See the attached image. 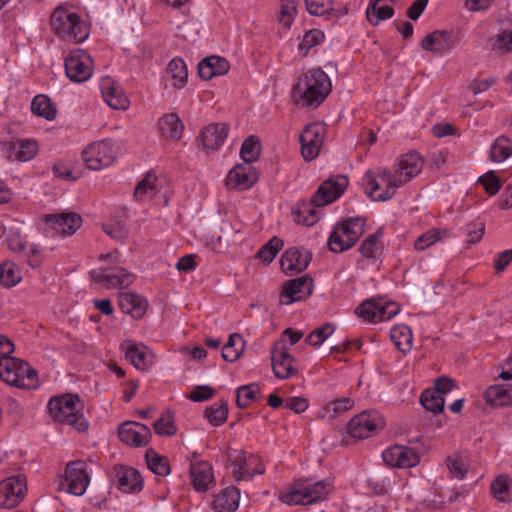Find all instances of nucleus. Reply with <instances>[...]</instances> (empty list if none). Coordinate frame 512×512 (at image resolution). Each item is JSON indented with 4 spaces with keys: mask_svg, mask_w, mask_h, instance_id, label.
<instances>
[{
    "mask_svg": "<svg viewBox=\"0 0 512 512\" xmlns=\"http://www.w3.org/2000/svg\"><path fill=\"white\" fill-rule=\"evenodd\" d=\"M353 406V401L350 398H342L335 399L326 403L323 408L324 414L323 417H335L349 409Z\"/></svg>",
    "mask_w": 512,
    "mask_h": 512,
    "instance_id": "5fc2aeb1",
    "label": "nucleus"
},
{
    "mask_svg": "<svg viewBox=\"0 0 512 512\" xmlns=\"http://www.w3.org/2000/svg\"><path fill=\"white\" fill-rule=\"evenodd\" d=\"M493 50L500 53L512 52V30L503 31L493 42Z\"/></svg>",
    "mask_w": 512,
    "mask_h": 512,
    "instance_id": "e2e57ef3",
    "label": "nucleus"
},
{
    "mask_svg": "<svg viewBox=\"0 0 512 512\" xmlns=\"http://www.w3.org/2000/svg\"><path fill=\"white\" fill-rule=\"evenodd\" d=\"M157 177L152 173H147L145 177L136 185L134 189V198L137 201H144L154 195L157 191Z\"/></svg>",
    "mask_w": 512,
    "mask_h": 512,
    "instance_id": "c03bdc74",
    "label": "nucleus"
},
{
    "mask_svg": "<svg viewBox=\"0 0 512 512\" xmlns=\"http://www.w3.org/2000/svg\"><path fill=\"white\" fill-rule=\"evenodd\" d=\"M420 403L427 411L440 413L444 409L445 400L437 391L426 389L420 396Z\"/></svg>",
    "mask_w": 512,
    "mask_h": 512,
    "instance_id": "49530a36",
    "label": "nucleus"
},
{
    "mask_svg": "<svg viewBox=\"0 0 512 512\" xmlns=\"http://www.w3.org/2000/svg\"><path fill=\"white\" fill-rule=\"evenodd\" d=\"M365 220L348 218L337 223L328 240L329 249L334 253H341L351 248L364 232Z\"/></svg>",
    "mask_w": 512,
    "mask_h": 512,
    "instance_id": "6e6552de",
    "label": "nucleus"
},
{
    "mask_svg": "<svg viewBox=\"0 0 512 512\" xmlns=\"http://www.w3.org/2000/svg\"><path fill=\"white\" fill-rule=\"evenodd\" d=\"M159 130L166 139L178 140L181 138L184 126L175 113H170L159 119Z\"/></svg>",
    "mask_w": 512,
    "mask_h": 512,
    "instance_id": "e433bc0d",
    "label": "nucleus"
},
{
    "mask_svg": "<svg viewBox=\"0 0 512 512\" xmlns=\"http://www.w3.org/2000/svg\"><path fill=\"white\" fill-rule=\"evenodd\" d=\"M478 181L489 195H495L500 190V181L492 171L481 176Z\"/></svg>",
    "mask_w": 512,
    "mask_h": 512,
    "instance_id": "0e129e2a",
    "label": "nucleus"
},
{
    "mask_svg": "<svg viewBox=\"0 0 512 512\" xmlns=\"http://www.w3.org/2000/svg\"><path fill=\"white\" fill-rule=\"evenodd\" d=\"M295 359L289 353V347L283 339L276 341L271 348V363L274 375L279 379H288L297 373Z\"/></svg>",
    "mask_w": 512,
    "mask_h": 512,
    "instance_id": "4468645a",
    "label": "nucleus"
},
{
    "mask_svg": "<svg viewBox=\"0 0 512 512\" xmlns=\"http://www.w3.org/2000/svg\"><path fill=\"white\" fill-rule=\"evenodd\" d=\"M334 332V326L326 323L321 327L314 329L305 339L311 346L319 347Z\"/></svg>",
    "mask_w": 512,
    "mask_h": 512,
    "instance_id": "4d7b16f0",
    "label": "nucleus"
},
{
    "mask_svg": "<svg viewBox=\"0 0 512 512\" xmlns=\"http://www.w3.org/2000/svg\"><path fill=\"white\" fill-rule=\"evenodd\" d=\"M422 49L437 54L447 53L454 47L451 33L447 30H436L428 35L421 42Z\"/></svg>",
    "mask_w": 512,
    "mask_h": 512,
    "instance_id": "bb28decb",
    "label": "nucleus"
},
{
    "mask_svg": "<svg viewBox=\"0 0 512 512\" xmlns=\"http://www.w3.org/2000/svg\"><path fill=\"white\" fill-rule=\"evenodd\" d=\"M333 0H305L307 11L311 15L330 19L332 16L338 17L340 13L334 8Z\"/></svg>",
    "mask_w": 512,
    "mask_h": 512,
    "instance_id": "a19ab883",
    "label": "nucleus"
},
{
    "mask_svg": "<svg viewBox=\"0 0 512 512\" xmlns=\"http://www.w3.org/2000/svg\"><path fill=\"white\" fill-rule=\"evenodd\" d=\"M168 72L173 79L175 88H183L188 78V70L185 62L181 58H174L168 64Z\"/></svg>",
    "mask_w": 512,
    "mask_h": 512,
    "instance_id": "37998d69",
    "label": "nucleus"
},
{
    "mask_svg": "<svg viewBox=\"0 0 512 512\" xmlns=\"http://www.w3.org/2000/svg\"><path fill=\"white\" fill-rule=\"evenodd\" d=\"M324 127L318 123L306 125L300 134L301 153L305 160L315 159L321 149L323 142Z\"/></svg>",
    "mask_w": 512,
    "mask_h": 512,
    "instance_id": "a211bd4d",
    "label": "nucleus"
},
{
    "mask_svg": "<svg viewBox=\"0 0 512 512\" xmlns=\"http://www.w3.org/2000/svg\"><path fill=\"white\" fill-rule=\"evenodd\" d=\"M282 246V240L277 237H273L258 251L257 257L266 263H270L275 258Z\"/></svg>",
    "mask_w": 512,
    "mask_h": 512,
    "instance_id": "13d9d810",
    "label": "nucleus"
},
{
    "mask_svg": "<svg viewBox=\"0 0 512 512\" xmlns=\"http://www.w3.org/2000/svg\"><path fill=\"white\" fill-rule=\"evenodd\" d=\"M31 110L35 115L43 117L48 121L54 120L57 115V110L51 103L50 98L43 94L36 95L33 98L31 102Z\"/></svg>",
    "mask_w": 512,
    "mask_h": 512,
    "instance_id": "ea45409f",
    "label": "nucleus"
},
{
    "mask_svg": "<svg viewBox=\"0 0 512 512\" xmlns=\"http://www.w3.org/2000/svg\"><path fill=\"white\" fill-rule=\"evenodd\" d=\"M260 392V388L257 384L252 383L237 390V405L240 408H245L249 403L255 399L256 395Z\"/></svg>",
    "mask_w": 512,
    "mask_h": 512,
    "instance_id": "bf43d9fd",
    "label": "nucleus"
},
{
    "mask_svg": "<svg viewBox=\"0 0 512 512\" xmlns=\"http://www.w3.org/2000/svg\"><path fill=\"white\" fill-rule=\"evenodd\" d=\"M116 480L120 490L133 493L142 489V478L139 472L128 466L115 468Z\"/></svg>",
    "mask_w": 512,
    "mask_h": 512,
    "instance_id": "c756f323",
    "label": "nucleus"
},
{
    "mask_svg": "<svg viewBox=\"0 0 512 512\" xmlns=\"http://www.w3.org/2000/svg\"><path fill=\"white\" fill-rule=\"evenodd\" d=\"M46 231L52 235L69 236L74 234L82 224L80 215L68 212L45 215Z\"/></svg>",
    "mask_w": 512,
    "mask_h": 512,
    "instance_id": "f3484780",
    "label": "nucleus"
},
{
    "mask_svg": "<svg viewBox=\"0 0 512 512\" xmlns=\"http://www.w3.org/2000/svg\"><path fill=\"white\" fill-rule=\"evenodd\" d=\"M382 459L385 464L396 468H411L419 463L417 452L410 447L394 445L382 452Z\"/></svg>",
    "mask_w": 512,
    "mask_h": 512,
    "instance_id": "6ab92c4d",
    "label": "nucleus"
},
{
    "mask_svg": "<svg viewBox=\"0 0 512 512\" xmlns=\"http://www.w3.org/2000/svg\"><path fill=\"white\" fill-rule=\"evenodd\" d=\"M21 280L19 269L11 262H4L0 265V284L10 288Z\"/></svg>",
    "mask_w": 512,
    "mask_h": 512,
    "instance_id": "8fccbe9b",
    "label": "nucleus"
},
{
    "mask_svg": "<svg viewBox=\"0 0 512 512\" xmlns=\"http://www.w3.org/2000/svg\"><path fill=\"white\" fill-rule=\"evenodd\" d=\"M82 157L86 167L96 171L110 166L116 158V152L112 143L104 140L89 145Z\"/></svg>",
    "mask_w": 512,
    "mask_h": 512,
    "instance_id": "ddd939ff",
    "label": "nucleus"
},
{
    "mask_svg": "<svg viewBox=\"0 0 512 512\" xmlns=\"http://www.w3.org/2000/svg\"><path fill=\"white\" fill-rule=\"evenodd\" d=\"M379 2H369L366 9V17L371 25H378L381 21L389 19L394 14V9L391 6H379Z\"/></svg>",
    "mask_w": 512,
    "mask_h": 512,
    "instance_id": "79ce46f5",
    "label": "nucleus"
},
{
    "mask_svg": "<svg viewBox=\"0 0 512 512\" xmlns=\"http://www.w3.org/2000/svg\"><path fill=\"white\" fill-rule=\"evenodd\" d=\"M423 167V160L419 153L412 152L402 155L395 165L393 171L383 170L380 173L381 179L387 182V190L381 199H391L397 188L409 182L418 175Z\"/></svg>",
    "mask_w": 512,
    "mask_h": 512,
    "instance_id": "39448f33",
    "label": "nucleus"
},
{
    "mask_svg": "<svg viewBox=\"0 0 512 512\" xmlns=\"http://www.w3.org/2000/svg\"><path fill=\"white\" fill-rule=\"evenodd\" d=\"M332 89L328 75L321 69L307 71L294 87L303 106L317 107L330 94Z\"/></svg>",
    "mask_w": 512,
    "mask_h": 512,
    "instance_id": "7ed1b4c3",
    "label": "nucleus"
},
{
    "mask_svg": "<svg viewBox=\"0 0 512 512\" xmlns=\"http://www.w3.org/2000/svg\"><path fill=\"white\" fill-rule=\"evenodd\" d=\"M348 180L339 176L336 180L324 181L312 196L310 203L302 204L293 209L294 221L299 224L311 226L317 221L315 207H321L335 201L344 192Z\"/></svg>",
    "mask_w": 512,
    "mask_h": 512,
    "instance_id": "f257e3e1",
    "label": "nucleus"
},
{
    "mask_svg": "<svg viewBox=\"0 0 512 512\" xmlns=\"http://www.w3.org/2000/svg\"><path fill=\"white\" fill-rule=\"evenodd\" d=\"M447 234L448 231L445 229H431L416 239L414 247L416 250L423 251L446 237Z\"/></svg>",
    "mask_w": 512,
    "mask_h": 512,
    "instance_id": "3c124183",
    "label": "nucleus"
},
{
    "mask_svg": "<svg viewBox=\"0 0 512 512\" xmlns=\"http://www.w3.org/2000/svg\"><path fill=\"white\" fill-rule=\"evenodd\" d=\"M90 277L93 282L107 289L126 288L134 281L133 274L121 267L94 269L90 272Z\"/></svg>",
    "mask_w": 512,
    "mask_h": 512,
    "instance_id": "dca6fc26",
    "label": "nucleus"
},
{
    "mask_svg": "<svg viewBox=\"0 0 512 512\" xmlns=\"http://www.w3.org/2000/svg\"><path fill=\"white\" fill-rule=\"evenodd\" d=\"M190 477L195 490L205 492L214 480L212 466L205 461L193 463L190 465Z\"/></svg>",
    "mask_w": 512,
    "mask_h": 512,
    "instance_id": "7c9ffc66",
    "label": "nucleus"
},
{
    "mask_svg": "<svg viewBox=\"0 0 512 512\" xmlns=\"http://www.w3.org/2000/svg\"><path fill=\"white\" fill-rule=\"evenodd\" d=\"M311 260V253L305 249L290 248L281 257L280 265L284 272H300Z\"/></svg>",
    "mask_w": 512,
    "mask_h": 512,
    "instance_id": "a878e982",
    "label": "nucleus"
},
{
    "mask_svg": "<svg viewBox=\"0 0 512 512\" xmlns=\"http://www.w3.org/2000/svg\"><path fill=\"white\" fill-rule=\"evenodd\" d=\"M485 225L481 221H473L465 227L467 242L474 244L481 240L484 235Z\"/></svg>",
    "mask_w": 512,
    "mask_h": 512,
    "instance_id": "680f3d73",
    "label": "nucleus"
},
{
    "mask_svg": "<svg viewBox=\"0 0 512 512\" xmlns=\"http://www.w3.org/2000/svg\"><path fill=\"white\" fill-rule=\"evenodd\" d=\"M491 493L500 502H507L510 500V491L508 485V477L505 475L498 476L491 483Z\"/></svg>",
    "mask_w": 512,
    "mask_h": 512,
    "instance_id": "6e6d98bb",
    "label": "nucleus"
},
{
    "mask_svg": "<svg viewBox=\"0 0 512 512\" xmlns=\"http://www.w3.org/2000/svg\"><path fill=\"white\" fill-rule=\"evenodd\" d=\"M230 461L233 466L232 474L235 481L250 480L256 474H262L264 468L258 465V468L253 470L252 465L257 464V458L253 455H247L243 451H235L230 455Z\"/></svg>",
    "mask_w": 512,
    "mask_h": 512,
    "instance_id": "aec40b11",
    "label": "nucleus"
},
{
    "mask_svg": "<svg viewBox=\"0 0 512 512\" xmlns=\"http://www.w3.org/2000/svg\"><path fill=\"white\" fill-rule=\"evenodd\" d=\"M229 126L226 123L207 125L198 136V142L206 151L219 149L228 136Z\"/></svg>",
    "mask_w": 512,
    "mask_h": 512,
    "instance_id": "b1692460",
    "label": "nucleus"
},
{
    "mask_svg": "<svg viewBox=\"0 0 512 512\" xmlns=\"http://www.w3.org/2000/svg\"><path fill=\"white\" fill-rule=\"evenodd\" d=\"M447 467L450 474L457 479H464L467 473V468L459 459H447Z\"/></svg>",
    "mask_w": 512,
    "mask_h": 512,
    "instance_id": "774afa93",
    "label": "nucleus"
},
{
    "mask_svg": "<svg viewBox=\"0 0 512 512\" xmlns=\"http://www.w3.org/2000/svg\"><path fill=\"white\" fill-rule=\"evenodd\" d=\"M512 154V143L504 135L499 136L490 148V158L493 162H502Z\"/></svg>",
    "mask_w": 512,
    "mask_h": 512,
    "instance_id": "a18cd8bd",
    "label": "nucleus"
},
{
    "mask_svg": "<svg viewBox=\"0 0 512 512\" xmlns=\"http://www.w3.org/2000/svg\"><path fill=\"white\" fill-rule=\"evenodd\" d=\"M51 27L56 35L64 40L81 43L88 37V29L78 14L63 7L53 11Z\"/></svg>",
    "mask_w": 512,
    "mask_h": 512,
    "instance_id": "0eeeda50",
    "label": "nucleus"
},
{
    "mask_svg": "<svg viewBox=\"0 0 512 512\" xmlns=\"http://www.w3.org/2000/svg\"><path fill=\"white\" fill-rule=\"evenodd\" d=\"M89 482L86 463L82 460L72 461L66 466L60 488L75 496H81L86 492Z\"/></svg>",
    "mask_w": 512,
    "mask_h": 512,
    "instance_id": "9b49d317",
    "label": "nucleus"
},
{
    "mask_svg": "<svg viewBox=\"0 0 512 512\" xmlns=\"http://www.w3.org/2000/svg\"><path fill=\"white\" fill-rule=\"evenodd\" d=\"M332 483L325 480L300 479L280 495V500L288 505H310L325 500L332 491Z\"/></svg>",
    "mask_w": 512,
    "mask_h": 512,
    "instance_id": "20e7f679",
    "label": "nucleus"
},
{
    "mask_svg": "<svg viewBox=\"0 0 512 512\" xmlns=\"http://www.w3.org/2000/svg\"><path fill=\"white\" fill-rule=\"evenodd\" d=\"M120 310L135 319L141 318L147 309V301L140 295L130 292H120L118 295Z\"/></svg>",
    "mask_w": 512,
    "mask_h": 512,
    "instance_id": "c85d7f7f",
    "label": "nucleus"
},
{
    "mask_svg": "<svg viewBox=\"0 0 512 512\" xmlns=\"http://www.w3.org/2000/svg\"><path fill=\"white\" fill-rule=\"evenodd\" d=\"M239 500V490L230 486L214 495L210 507L214 512H234L239 506Z\"/></svg>",
    "mask_w": 512,
    "mask_h": 512,
    "instance_id": "cd10ccee",
    "label": "nucleus"
},
{
    "mask_svg": "<svg viewBox=\"0 0 512 512\" xmlns=\"http://www.w3.org/2000/svg\"><path fill=\"white\" fill-rule=\"evenodd\" d=\"M483 398L492 407L512 405V385H492L484 391Z\"/></svg>",
    "mask_w": 512,
    "mask_h": 512,
    "instance_id": "72a5a7b5",
    "label": "nucleus"
},
{
    "mask_svg": "<svg viewBox=\"0 0 512 512\" xmlns=\"http://www.w3.org/2000/svg\"><path fill=\"white\" fill-rule=\"evenodd\" d=\"M382 237L383 232L378 230L364 239L359 247V252L363 258L375 259L382 253Z\"/></svg>",
    "mask_w": 512,
    "mask_h": 512,
    "instance_id": "4c0bfd02",
    "label": "nucleus"
},
{
    "mask_svg": "<svg viewBox=\"0 0 512 512\" xmlns=\"http://www.w3.org/2000/svg\"><path fill=\"white\" fill-rule=\"evenodd\" d=\"M384 169L379 168L376 172L367 171L363 177V183L366 186L367 195L375 201H386L381 199L380 196L386 193L387 182L381 179L380 173Z\"/></svg>",
    "mask_w": 512,
    "mask_h": 512,
    "instance_id": "c9c22d12",
    "label": "nucleus"
},
{
    "mask_svg": "<svg viewBox=\"0 0 512 512\" xmlns=\"http://www.w3.org/2000/svg\"><path fill=\"white\" fill-rule=\"evenodd\" d=\"M204 415L211 425H222L226 421L228 415L227 403L225 401L214 403L205 409Z\"/></svg>",
    "mask_w": 512,
    "mask_h": 512,
    "instance_id": "09e8293b",
    "label": "nucleus"
},
{
    "mask_svg": "<svg viewBox=\"0 0 512 512\" xmlns=\"http://www.w3.org/2000/svg\"><path fill=\"white\" fill-rule=\"evenodd\" d=\"M27 490L26 477L16 475L0 482V508L12 509L24 498Z\"/></svg>",
    "mask_w": 512,
    "mask_h": 512,
    "instance_id": "2eb2a0df",
    "label": "nucleus"
},
{
    "mask_svg": "<svg viewBox=\"0 0 512 512\" xmlns=\"http://www.w3.org/2000/svg\"><path fill=\"white\" fill-rule=\"evenodd\" d=\"M390 338L402 353L405 354L411 350L413 336L408 326L398 325L393 327L390 331Z\"/></svg>",
    "mask_w": 512,
    "mask_h": 512,
    "instance_id": "58836bf2",
    "label": "nucleus"
},
{
    "mask_svg": "<svg viewBox=\"0 0 512 512\" xmlns=\"http://www.w3.org/2000/svg\"><path fill=\"white\" fill-rule=\"evenodd\" d=\"M355 312L364 321L378 323L394 317L399 312V306L395 302L372 298L362 302Z\"/></svg>",
    "mask_w": 512,
    "mask_h": 512,
    "instance_id": "1a4fd4ad",
    "label": "nucleus"
},
{
    "mask_svg": "<svg viewBox=\"0 0 512 512\" xmlns=\"http://www.w3.org/2000/svg\"><path fill=\"white\" fill-rule=\"evenodd\" d=\"M371 489L378 495L388 493L391 481L387 477H373L368 480Z\"/></svg>",
    "mask_w": 512,
    "mask_h": 512,
    "instance_id": "338daca9",
    "label": "nucleus"
},
{
    "mask_svg": "<svg viewBox=\"0 0 512 512\" xmlns=\"http://www.w3.org/2000/svg\"><path fill=\"white\" fill-rule=\"evenodd\" d=\"M153 428L156 434L167 437L173 436L177 431L173 416L169 411L163 413L162 416L154 422Z\"/></svg>",
    "mask_w": 512,
    "mask_h": 512,
    "instance_id": "603ef678",
    "label": "nucleus"
},
{
    "mask_svg": "<svg viewBox=\"0 0 512 512\" xmlns=\"http://www.w3.org/2000/svg\"><path fill=\"white\" fill-rule=\"evenodd\" d=\"M118 435L124 443L141 447L148 444L151 438V431L148 426L137 422L123 423L118 429Z\"/></svg>",
    "mask_w": 512,
    "mask_h": 512,
    "instance_id": "4be33fe9",
    "label": "nucleus"
},
{
    "mask_svg": "<svg viewBox=\"0 0 512 512\" xmlns=\"http://www.w3.org/2000/svg\"><path fill=\"white\" fill-rule=\"evenodd\" d=\"M313 282L310 277L302 276L284 283L281 292L282 302L291 304L306 299L312 294Z\"/></svg>",
    "mask_w": 512,
    "mask_h": 512,
    "instance_id": "412c9836",
    "label": "nucleus"
},
{
    "mask_svg": "<svg viewBox=\"0 0 512 512\" xmlns=\"http://www.w3.org/2000/svg\"><path fill=\"white\" fill-rule=\"evenodd\" d=\"M47 408L55 422L72 426L78 432L88 429V422L81 412L83 403L77 395L53 397L49 400Z\"/></svg>",
    "mask_w": 512,
    "mask_h": 512,
    "instance_id": "f03ea898",
    "label": "nucleus"
},
{
    "mask_svg": "<svg viewBox=\"0 0 512 512\" xmlns=\"http://www.w3.org/2000/svg\"><path fill=\"white\" fill-rule=\"evenodd\" d=\"M214 392V389L208 385L196 386L189 393L188 398L194 402H202L212 398Z\"/></svg>",
    "mask_w": 512,
    "mask_h": 512,
    "instance_id": "69168bd1",
    "label": "nucleus"
},
{
    "mask_svg": "<svg viewBox=\"0 0 512 512\" xmlns=\"http://www.w3.org/2000/svg\"><path fill=\"white\" fill-rule=\"evenodd\" d=\"M259 155L260 144L253 136H251L243 142L240 150V156L245 163L251 164L258 159Z\"/></svg>",
    "mask_w": 512,
    "mask_h": 512,
    "instance_id": "864d4df0",
    "label": "nucleus"
},
{
    "mask_svg": "<svg viewBox=\"0 0 512 512\" xmlns=\"http://www.w3.org/2000/svg\"><path fill=\"white\" fill-rule=\"evenodd\" d=\"M65 73L67 77L76 83L87 81L93 73V61L82 49L73 50L65 58Z\"/></svg>",
    "mask_w": 512,
    "mask_h": 512,
    "instance_id": "f8f14e48",
    "label": "nucleus"
},
{
    "mask_svg": "<svg viewBox=\"0 0 512 512\" xmlns=\"http://www.w3.org/2000/svg\"><path fill=\"white\" fill-rule=\"evenodd\" d=\"M229 68V62L225 58L213 55L199 63L198 73L203 80H210L215 76L226 74Z\"/></svg>",
    "mask_w": 512,
    "mask_h": 512,
    "instance_id": "2f4dec72",
    "label": "nucleus"
},
{
    "mask_svg": "<svg viewBox=\"0 0 512 512\" xmlns=\"http://www.w3.org/2000/svg\"><path fill=\"white\" fill-rule=\"evenodd\" d=\"M100 90L103 100L115 110H124L129 101L121 86L110 77H104L100 81Z\"/></svg>",
    "mask_w": 512,
    "mask_h": 512,
    "instance_id": "393cba45",
    "label": "nucleus"
},
{
    "mask_svg": "<svg viewBox=\"0 0 512 512\" xmlns=\"http://www.w3.org/2000/svg\"><path fill=\"white\" fill-rule=\"evenodd\" d=\"M0 379L23 390L39 386L38 374L26 361L15 357H0Z\"/></svg>",
    "mask_w": 512,
    "mask_h": 512,
    "instance_id": "423d86ee",
    "label": "nucleus"
},
{
    "mask_svg": "<svg viewBox=\"0 0 512 512\" xmlns=\"http://www.w3.org/2000/svg\"><path fill=\"white\" fill-rule=\"evenodd\" d=\"M37 150L38 144L32 139H14L4 144V152L10 161H29Z\"/></svg>",
    "mask_w": 512,
    "mask_h": 512,
    "instance_id": "5701e85b",
    "label": "nucleus"
},
{
    "mask_svg": "<svg viewBox=\"0 0 512 512\" xmlns=\"http://www.w3.org/2000/svg\"><path fill=\"white\" fill-rule=\"evenodd\" d=\"M125 357L138 370H147L150 365V355L145 346H137L132 341H126L122 345Z\"/></svg>",
    "mask_w": 512,
    "mask_h": 512,
    "instance_id": "f704fd0d",
    "label": "nucleus"
},
{
    "mask_svg": "<svg viewBox=\"0 0 512 512\" xmlns=\"http://www.w3.org/2000/svg\"><path fill=\"white\" fill-rule=\"evenodd\" d=\"M146 462L148 468L158 476H167L170 473L168 459L158 455L152 449L146 452Z\"/></svg>",
    "mask_w": 512,
    "mask_h": 512,
    "instance_id": "de8ad7c7",
    "label": "nucleus"
},
{
    "mask_svg": "<svg viewBox=\"0 0 512 512\" xmlns=\"http://www.w3.org/2000/svg\"><path fill=\"white\" fill-rule=\"evenodd\" d=\"M250 164H237L227 175V184L233 188L246 189L251 187L256 181L254 172Z\"/></svg>",
    "mask_w": 512,
    "mask_h": 512,
    "instance_id": "473e14b6",
    "label": "nucleus"
},
{
    "mask_svg": "<svg viewBox=\"0 0 512 512\" xmlns=\"http://www.w3.org/2000/svg\"><path fill=\"white\" fill-rule=\"evenodd\" d=\"M385 426L383 417L377 411H364L354 416L348 423V432L354 439H366Z\"/></svg>",
    "mask_w": 512,
    "mask_h": 512,
    "instance_id": "9d476101",
    "label": "nucleus"
},
{
    "mask_svg": "<svg viewBox=\"0 0 512 512\" xmlns=\"http://www.w3.org/2000/svg\"><path fill=\"white\" fill-rule=\"evenodd\" d=\"M324 39V34L321 30L311 29L305 32L301 41L298 44L300 50L308 51L316 45L320 44Z\"/></svg>",
    "mask_w": 512,
    "mask_h": 512,
    "instance_id": "052dcab7",
    "label": "nucleus"
}]
</instances>
